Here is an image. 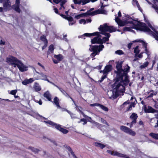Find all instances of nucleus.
I'll list each match as a JSON object with an SVG mask.
<instances>
[{
    "label": "nucleus",
    "mask_w": 158,
    "mask_h": 158,
    "mask_svg": "<svg viewBox=\"0 0 158 158\" xmlns=\"http://www.w3.org/2000/svg\"><path fill=\"white\" fill-rule=\"evenodd\" d=\"M116 70L114 71L115 77L114 79L115 82L112 85L113 93L116 98L118 97L121 93L125 90V87L122 84L124 81L128 83L130 81L129 76L128 73L130 71V67L127 64L122 68L123 61H116Z\"/></svg>",
    "instance_id": "obj_1"
},
{
    "label": "nucleus",
    "mask_w": 158,
    "mask_h": 158,
    "mask_svg": "<svg viewBox=\"0 0 158 158\" xmlns=\"http://www.w3.org/2000/svg\"><path fill=\"white\" fill-rule=\"evenodd\" d=\"M134 26H135L132 27L133 29L141 31L147 32L148 34L152 36L154 38L158 35V31H156L154 27H151V29L154 32L152 31L145 23L138 21L137 24H134Z\"/></svg>",
    "instance_id": "obj_2"
},
{
    "label": "nucleus",
    "mask_w": 158,
    "mask_h": 158,
    "mask_svg": "<svg viewBox=\"0 0 158 158\" xmlns=\"http://www.w3.org/2000/svg\"><path fill=\"white\" fill-rule=\"evenodd\" d=\"M44 122L52 126L64 134H66L69 132L68 130L61 127V125L60 124H57L51 121H45Z\"/></svg>",
    "instance_id": "obj_3"
},
{
    "label": "nucleus",
    "mask_w": 158,
    "mask_h": 158,
    "mask_svg": "<svg viewBox=\"0 0 158 158\" xmlns=\"http://www.w3.org/2000/svg\"><path fill=\"white\" fill-rule=\"evenodd\" d=\"M94 10V8H91L89 10H87L86 12L85 13L86 14L87 16L88 17L89 16H92L98 14H103L104 13L103 11H105L104 10H100L99 9H98L92 11Z\"/></svg>",
    "instance_id": "obj_4"
},
{
    "label": "nucleus",
    "mask_w": 158,
    "mask_h": 158,
    "mask_svg": "<svg viewBox=\"0 0 158 158\" xmlns=\"http://www.w3.org/2000/svg\"><path fill=\"white\" fill-rule=\"evenodd\" d=\"M6 60L8 63L10 64L11 65H13L14 67L17 66L18 64L20 61L16 57L12 56H10L9 57L7 58Z\"/></svg>",
    "instance_id": "obj_5"
},
{
    "label": "nucleus",
    "mask_w": 158,
    "mask_h": 158,
    "mask_svg": "<svg viewBox=\"0 0 158 158\" xmlns=\"http://www.w3.org/2000/svg\"><path fill=\"white\" fill-rule=\"evenodd\" d=\"M104 46L103 44L99 45H93L89 48L91 52H93V53H96V54H99L100 52L104 48Z\"/></svg>",
    "instance_id": "obj_6"
},
{
    "label": "nucleus",
    "mask_w": 158,
    "mask_h": 158,
    "mask_svg": "<svg viewBox=\"0 0 158 158\" xmlns=\"http://www.w3.org/2000/svg\"><path fill=\"white\" fill-rule=\"evenodd\" d=\"M2 4L3 9L5 11L11 10V3L10 0H6Z\"/></svg>",
    "instance_id": "obj_7"
},
{
    "label": "nucleus",
    "mask_w": 158,
    "mask_h": 158,
    "mask_svg": "<svg viewBox=\"0 0 158 158\" xmlns=\"http://www.w3.org/2000/svg\"><path fill=\"white\" fill-rule=\"evenodd\" d=\"M54 57L56 59L53 58L52 61L55 64H57L59 63L63 59V57L62 55L59 54L58 55H54Z\"/></svg>",
    "instance_id": "obj_8"
},
{
    "label": "nucleus",
    "mask_w": 158,
    "mask_h": 158,
    "mask_svg": "<svg viewBox=\"0 0 158 158\" xmlns=\"http://www.w3.org/2000/svg\"><path fill=\"white\" fill-rule=\"evenodd\" d=\"M101 37L96 36L93 39H91V42L92 44H102V40L101 38Z\"/></svg>",
    "instance_id": "obj_9"
},
{
    "label": "nucleus",
    "mask_w": 158,
    "mask_h": 158,
    "mask_svg": "<svg viewBox=\"0 0 158 158\" xmlns=\"http://www.w3.org/2000/svg\"><path fill=\"white\" fill-rule=\"evenodd\" d=\"M106 152L112 155L116 156L119 157H124L125 156V154L119 153L117 152H114L112 151L107 150Z\"/></svg>",
    "instance_id": "obj_10"
},
{
    "label": "nucleus",
    "mask_w": 158,
    "mask_h": 158,
    "mask_svg": "<svg viewBox=\"0 0 158 158\" xmlns=\"http://www.w3.org/2000/svg\"><path fill=\"white\" fill-rule=\"evenodd\" d=\"M17 67L21 72L26 71L27 70V67L25 66L21 60L19 62Z\"/></svg>",
    "instance_id": "obj_11"
},
{
    "label": "nucleus",
    "mask_w": 158,
    "mask_h": 158,
    "mask_svg": "<svg viewBox=\"0 0 158 158\" xmlns=\"http://www.w3.org/2000/svg\"><path fill=\"white\" fill-rule=\"evenodd\" d=\"M144 112L146 113H155L157 112V113H158V112L157 110H155L152 108L151 106H148V108L145 106L144 108Z\"/></svg>",
    "instance_id": "obj_12"
},
{
    "label": "nucleus",
    "mask_w": 158,
    "mask_h": 158,
    "mask_svg": "<svg viewBox=\"0 0 158 158\" xmlns=\"http://www.w3.org/2000/svg\"><path fill=\"white\" fill-rule=\"evenodd\" d=\"M90 1L91 0H73V2L75 4L80 5L81 4L82 5H84Z\"/></svg>",
    "instance_id": "obj_13"
},
{
    "label": "nucleus",
    "mask_w": 158,
    "mask_h": 158,
    "mask_svg": "<svg viewBox=\"0 0 158 158\" xmlns=\"http://www.w3.org/2000/svg\"><path fill=\"white\" fill-rule=\"evenodd\" d=\"M126 20L124 21V22H126V24H128V23H130L133 24V26L131 27V28L133 27L134 26V24H135L134 23L133 21H137L138 22V21L137 20H133V21H130V20L132 19V18L131 17H130V16H129L128 15H127L126 16Z\"/></svg>",
    "instance_id": "obj_14"
},
{
    "label": "nucleus",
    "mask_w": 158,
    "mask_h": 158,
    "mask_svg": "<svg viewBox=\"0 0 158 158\" xmlns=\"http://www.w3.org/2000/svg\"><path fill=\"white\" fill-rule=\"evenodd\" d=\"M108 25L106 23H105L103 25H101L98 29L101 31L100 33H103L104 32L107 31Z\"/></svg>",
    "instance_id": "obj_15"
},
{
    "label": "nucleus",
    "mask_w": 158,
    "mask_h": 158,
    "mask_svg": "<svg viewBox=\"0 0 158 158\" xmlns=\"http://www.w3.org/2000/svg\"><path fill=\"white\" fill-rule=\"evenodd\" d=\"M53 2L56 4H58L59 3H60V6L62 7L64 9H65L64 5L67 2L66 0H53Z\"/></svg>",
    "instance_id": "obj_16"
},
{
    "label": "nucleus",
    "mask_w": 158,
    "mask_h": 158,
    "mask_svg": "<svg viewBox=\"0 0 158 158\" xmlns=\"http://www.w3.org/2000/svg\"><path fill=\"white\" fill-rule=\"evenodd\" d=\"M115 21L119 26L123 27L126 25V22L122 21L118 17L115 18Z\"/></svg>",
    "instance_id": "obj_17"
},
{
    "label": "nucleus",
    "mask_w": 158,
    "mask_h": 158,
    "mask_svg": "<svg viewBox=\"0 0 158 158\" xmlns=\"http://www.w3.org/2000/svg\"><path fill=\"white\" fill-rule=\"evenodd\" d=\"M64 146L69 152L73 156V158H78L75 155L74 152L73 151L72 149L70 146H69L68 145L66 144L64 145Z\"/></svg>",
    "instance_id": "obj_18"
},
{
    "label": "nucleus",
    "mask_w": 158,
    "mask_h": 158,
    "mask_svg": "<svg viewBox=\"0 0 158 158\" xmlns=\"http://www.w3.org/2000/svg\"><path fill=\"white\" fill-rule=\"evenodd\" d=\"M116 31V29L113 26H107V31L110 33L115 32Z\"/></svg>",
    "instance_id": "obj_19"
},
{
    "label": "nucleus",
    "mask_w": 158,
    "mask_h": 158,
    "mask_svg": "<svg viewBox=\"0 0 158 158\" xmlns=\"http://www.w3.org/2000/svg\"><path fill=\"white\" fill-rule=\"evenodd\" d=\"M112 66L111 64H108L106 65L104 68V73H106V74H107V73L110 72L112 69Z\"/></svg>",
    "instance_id": "obj_20"
},
{
    "label": "nucleus",
    "mask_w": 158,
    "mask_h": 158,
    "mask_svg": "<svg viewBox=\"0 0 158 158\" xmlns=\"http://www.w3.org/2000/svg\"><path fill=\"white\" fill-rule=\"evenodd\" d=\"M44 96L50 102H52V101L51 95L48 91H47L45 92L44 94Z\"/></svg>",
    "instance_id": "obj_21"
},
{
    "label": "nucleus",
    "mask_w": 158,
    "mask_h": 158,
    "mask_svg": "<svg viewBox=\"0 0 158 158\" xmlns=\"http://www.w3.org/2000/svg\"><path fill=\"white\" fill-rule=\"evenodd\" d=\"M54 49L53 45L52 44H51L48 48V49L47 52L48 56L50 54L52 53L53 52Z\"/></svg>",
    "instance_id": "obj_22"
},
{
    "label": "nucleus",
    "mask_w": 158,
    "mask_h": 158,
    "mask_svg": "<svg viewBox=\"0 0 158 158\" xmlns=\"http://www.w3.org/2000/svg\"><path fill=\"white\" fill-rule=\"evenodd\" d=\"M94 144L96 147L102 149H103L106 147V145L98 142H94Z\"/></svg>",
    "instance_id": "obj_23"
},
{
    "label": "nucleus",
    "mask_w": 158,
    "mask_h": 158,
    "mask_svg": "<svg viewBox=\"0 0 158 158\" xmlns=\"http://www.w3.org/2000/svg\"><path fill=\"white\" fill-rule=\"evenodd\" d=\"M59 89L66 97L70 98L73 101H74L73 99L64 90L61 88Z\"/></svg>",
    "instance_id": "obj_24"
},
{
    "label": "nucleus",
    "mask_w": 158,
    "mask_h": 158,
    "mask_svg": "<svg viewBox=\"0 0 158 158\" xmlns=\"http://www.w3.org/2000/svg\"><path fill=\"white\" fill-rule=\"evenodd\" d=\"M53 102L56 105L57 107L60 108L61 107L59 103V99L57 97H55L53 99Z\"/></svg>",
    "instance_id": "obj_25"
},
{
    "label": "nucleus",
    "mask_w": 158,
    "mask_h": 158,
    "mask_svg": "<svg viewBox=\"0 0 158 158\" xmlns=\"http://www.w3.org/2000/svg\"><path fill=\"white\" fill-rule=\"evenodd\" d=\"M19 5H14L12 6L13 9L18 13H20L21 12V10L19 8Z\"/></svg>",
    "instance_id": "obj_26"
},
{
    "label": "nucleus",
    "mask_w": 158,
    "mask_h": 158,
    "mask_svg": "<svg viewBox=\"0 0 158 158\" xmlns=\"http://www.w3.org/2000/svg\"><path fill=\"white\" fill-rule=\"evenodd\" d=\"M120 129L123 131L127 133L130 128L126 126H120Z\"/></svg>",
    "instance_id": "obj_27"
},
{
    "label": "nucleus",
    "mask_w": 158,
    "mask_h": 158,
    "mask_svg": "<svg viewBox=\"0 0 158 158\" xmlns=\"http://www.w3.org/2000/svg\"><path fill=\"white\" fill-rule=\"evenodd\" d=\"M149 135L155 139H158V134L151 132L149 134Z\"/></svg>",
    "instance_id": "obj_28"
},
{
    "label": "nucleus",
    "mask_w": 158,
    "mask_h": 158,
    "mask_svg": "<svg viewBox=\"0 0 158 158\" xmlns=\"http://www.w3.org/2000/svg\"><path fill=\"white\" fill-rule=\"evenodd\" d=\"M28 149L31 150L33 152L35 153H38V152L40 151L39 149L35 148L34 147L31 146H29L28 148Z\"/></svg>",
    "instance_id": "obj_29"
},
{
    "label": "nucleus",
    "mask_w": 158,
    "mask_h": 158,
    "mask_svg": "<svg viewBox=\"0 0 158 158\" xmlns=\"http://www.w3.org/2000/svg\"><path fill=\"white\" fill-rule=\"evenodd\" d=\"M87 17L86 14L85 13L75 15L74 18L77 19H80L81 17Z\"/></svg>",
    "instance_id": "obj_30"
},
{
    "label": "nucleus",
    "mask_w": 158,
    "mask_h": 158,
    "mask_svg": "<svg viewBox=\"0 0 158 158\" xmlns=\"http://www.w3.org/2000/svg\"><path fill=\"white\" fill-rule=\"evenodd\" d=\"M34 88L36 91H40L41 89V88L40 86H39V84L37 83H35V85L34 86Z\"/></svg>",
    "instance_id": "obj_31"
},
{
    "label": "nucleus",
    "mask_w": 158,
    "mask_h": 158,
    "mask_svg": "<svg viewBox=\"0 0 158 158\" xmlns=\"http://www.w3.org/2000/svg\"><path fill=\"white\" fill-rule=\"evenodd\" d=\"M138 117L137 114L135 113H132L130 116V118L132 120H136Z\"/></svg>",
    "instance_id": "obj_32"
},
{
    "label": "nucleus",
    "mask_w": 158,
    "mask_h": 158,
    "mask_svg": "<svg viewBox=\"0 0 158 158\" xmlns=\"http://www.w3.org/2000/svg\"><path fill=\"white\" fill-rule=\"evenodd\" d=\"M42 77V79L44 81H47L48 82H50V81L47 78V76L43 73H41L40 74Z\"/></svg>",
    "instance_id": "obj_33"
},
{
    "label": "nucleus",
    "mask_w": 158,
    "mask_h": 158,
    "mask_svg": "<svg viewBox=\"0 0 158 158\" xmlns=\"http://www.w3.org/2000/svg\"><path fill=\"white\" fill-rule=\"evenodd\" d=\"M135 42H141L142 43V45L143 46V47H144L145 48H147V43H145L143 40H136L135 41Z\"/></svg>",
    "instance_id": "obj_34"
},
{
    "label": "nucleus",
    "mask_w": 158,
    "mask_h": 158,
    "mask_svg": "<svg viewBox=\"0 0 158 158\" xmlns=\"http://www.w3.org/2000/svg\"><path fill=\"white\" fill-rule=\"evenodd\" d=\"M40 40L43 41L44 43H48V41L46 39V36L45 35H43L40 37Z\"/></svg>",
    "instance_id": "obj_35"
},
{
    "label": "nucleus",
    "mask_w": 158,
    "mask_h": 158,
    "mask_svg": "<svg viewBox=\"0 0 158 158\" xmlns=\"http://www.w3.org/2000/svg\"><path fill=\"white\" fill-rule=\"evenodd\" d=\"M149 62L148 61H146L143 64L141 65L139 68L140 69H142L146 67L148 65Z\"/></svg>",
    "instance_id": "obj_36"
},
{
    "label": "nucleus",
    "mask_w": 158,
    "mask_h": 158,
    "mask_svg": "<svg viewBox=\"0 0 158 158\" xmlns=\"http://www.w3.org/2000/svg\"><path fill=\"white\" fill-rule=\"evenodd\" d=\"M100 32L96 31L93 33H91V36H98V37H101L102 36L100 34Z\"/></svg>",
    "instance_id": "obj_37"
},
{
    "label": "nucleus",
    "mask_w": 158,
    "mask_h": 158,
    "mask_svg": "<svg viewBox=\"0 0 158 158\" xmlns=\"http://www.w3.org/2000/svg\"><path fill=\"white\" fill-rule=\"evenodd\" d=\"M100 107L103 110L108 111L109 110V109L107 107H106L102 105L101 104L100 106Z\"/></svg>",
    "instance_id": "obj_38"
},
{
    "label": "nucleus",
    "mask_w": 158,
    "mask_h": 158,
    "mask_svg": "<svg viewBox=\"0 0 158 158\" xmlns=\"http://www.w3.org/2000/svg\"><path fill=\"white\" fill-rule=\"evenodd\" d=\"M127 133L133 136H135L136 134L135 132L134 131H133L131 129H130Z\"/></svg>",
    "instance_id": "obj_39"
},
{
    "label": "nucleus",
    "mask_w": 158,
    "mask_h": 158,
    "mask_svg": "<svg viewBox=\"0 0 158 158\" xmlns=\"http://www.w3.org/2000/svg\"><path fill=\"white\" fill-rule=\"evenodd\" d=\"M139 46H137L135 48L134 50V52L136 54H138L139 52V50L138 49Z\"/></svg>",
    "instance_id": "obj_40"
},
{
    "label": "nucleus",
    "mask_w": 158,
    "mask_h": 158,
    "mask_svg": "<svg viewBox=\"0 0 158 158\" xmlns=\"http://www.w3.org/2000/svg\"><path fill=\"white\" fill-rule=\"evenodd\" d=\"M81 122H84V123H83V125H85L87 123V120L84 118H82L80 119V121H79L78 122V123H80Z\"/></svg>",
    "instance_id": "obj_41"
},
{
    "label": "nucleus",
    "mask_w": 158,
    "mask_h": 158,
    "mask_svg": "<svg viewBox=\"0 0 158 158\" xmlns=\"http://www.w3.org/2000/svg\"><path fill=\"white\" fill-rule=\"evenodd\" d=\"M131 28H132L131 27H125L123 28V31H131Z\"/></svg>",
    "instance_id": "obj_42"
},
{
    "label": "nucleus",
    "mask_w": 158,
    "mask_h": 158,
    "mask_svg": "<svg viewBox=\"0 0 158 158\" xmlns=\"http://www.w3.org/2000/svg\"><path fill=\"white\" fill-rule=\"evenodd\" d=\"M115 53L116 54L119 55H121L124 54V52L122 50H120L116 51Z\"/></svg>",
    "instance_id": "obj_43"
},
{
    "label": "nucleus",
    "mask_w": 158,
    "mask_h": 158,
    "mask_svg": "<svg viewBox=\"0 0 158 158\" xmlns=\"http://www.w3.org/2000/svg\"><path fill=\"white\" fill-rule=\"evenodd\" d=\"M17 92V89H14L11 90L9 94H10L15 95L16 94Z\"/></svg>",
    "instance_id": "obj_44"
},
{
    "label": "nucleus",
    "mask_w": 158,
    "mask_h": 158,
    "mask_svg": "<svg viewBox=\"0 0 158 158\" xmlns=\"http://www.w3.org/2000/svg\"><path fill=\"white\" fill-rule=\"evenodd\" d=\"M107 74H103L101 78V80L100 81V82H102L103 80L105 79L106 77Z\"/></svg>",
    "instance_id": "obj_45"
},
{
    "label": "nucleus",
    "mask_w": 158,
    "mask_h": 158,
    "mask_svg": "<svg viewBox=\"0 0 158 158\" xmlns=\"http://www.w3.org/2000/svg\"><path fill=\"white\" fill-rule=\"evenodd\" d=\"M109 38H108L107 37H104L102 38V40L103 44V43H105L106 42L109 41Z\"/></svg>",
    "instance_id": "obj_46"
},
{
    "label": "nucleus",
    "mask_w": 158,
    "mask_h": 158,
    "mask_svg": "<svg viewBox=\"0 0 158 158\" xmlns=\"http://www.w3.org/2000/svg\"><path fill=\"white\" fill-rule=\"evenodd\" d=\"M101 34L106 36V37L108 38H109L110 36V35L109 33H106V32H104L103 33H101Z\"/></svg>",
    "instance_id": "obj_47"
},
{
    "label": "nucleus",
    "mask_w": 158,
    "mask_h": 158,
    "mask_svg": "<svg viewBox=\"0 0 158 158\" xmlns=\"http://www.w3.org/2000/svg\"><path fill=\"white\" fill-rule=\"evenodd\" d=\"M79 23L81 24L83 23V24H85L86 23V21L84 19H81L79 20Z\"/></svg>",
    "instance_id": "obj_48"
},
{
    "label": "nucleus",
    "mask_w": 158,
    "mask_h": 158,
    "mask_svg": "<svg viewBox=\"0 0 158 158\" xmlns=\"http://www.w3.org/2000/svg\"><path fill=\"white\" fill-rule=\"evenodd\" d=\"M22 84L23 85H26L29 83L27 79H26L22 82Z\"/></svg>",
    "instance_id": "obj_49"
},
{
    "label": "nucleus",
    "mask_w": 158,
    "mask_h": 158,
    "mask_svg": "<svg viewBox=\"0 0 158 158\" xmlns=\"http://www.w3.org/2000/svg\"><path fill=\"white\" fill-rule=\"evenodd\" d=\"M101 104L98 103H94L90 105L91 106H99L100 107Z\"/></svg>",
    "instance_id": "obj_50"
},
{
    "label": "nucleus",
    "mask_w": 158,
    "mask_h": 158,
    "mask_svg": "<svg viewBox=\"0 0 158 158\" xmlns=\"http://www.w3.org/2000/svg\"><path fill=\"white\" fill-rule=\"evenodd\" d=\"M136 122V120H133L131 122L130 124V127H131L133 124H135Z\"/></svg>",
    "instance_id": "obj_51"
},
{
    "label": "nucleus",
    "mask_w": 158,
    "mask_h": 158,
    "mask_svg": "<svg viewBox=\"0 0 158 158\" xmlns=\"http://www.w3.org/2000/svg\"><path fill=\"white\" fill-rule=\"evenodd\" d=\"M133 4H136V6H137L138 8L140 7V6L139 5L137 0H136L135 1V2H134L133 3Z\"/></svg>",
    "instance_id": "obj_52"
},
{
    "label": "nucleus",
    "mask_w": 158,
    "mask_h": 158,
    "mask_svg": "<svg viewBox=\"0 0 158 158\" xmlns=\"http://www.w3.org/2000/svg\"><path fill=\"white\" fill-rule=\"evenodd\" d=\"M153 7L155 9L156 12L158 13V6L157 5H153Z\"/></svg>",
    "instance_id": "obj_53"
},
{
    "label": "nucleus",
    "mask_w": 158,
    "mask_h": 158,
    "mask_svg": "<svg viewBox=\"0 0 158 158\" xmlns=\"http://www.w3.org/2000/svg\"><path fill=\"white\" fill-rule=\"evenodd\" d=\"M53 7L54 8V11L56 13L59 15L60 13L59 12L58 9L57 8H55V6H53Z\"/></svg>",
    "instance_id": "obj_54"
},
{
    "label": "nucleus",
    "mask_w": 158,
    "mask_h": 158,
    "mask_svg": "<svg viewBox=\"0 0 158 158\" xmlns=\"http://www.w3.org/2000/svg\"><path fill=\"white\" fill-rule=\"evenodd\" d=\"M84 35H85V36L87 37H90L91 36V33H85L84 34Z\"/></svg>",
    "instance_id": "obj_55"
},
{
    "label": "nucleus",
    "mask_w": 158,
    "mask_h": 158,
    "mask_svg": "<svg viewBox=\"0 0 158 158\" xmlns=\"http://www.w3.org/2000/svg\"><path fill=\"white\" fill-rule=\"evenodd\" d=\"M68 21H69V22H70L75 21V20H73V18L71 16H69Z\"/></svg>",
    "instance_id": "obj_56"
},
{
    "label": "nucleus",
    "mask_w": 158,
    "mask_h": 158,
    "mask_svg": "<svg viewBox=\"0 0 158 158\" xmlns=\"http://www.w3.org/2000/svg\"><path fill=\"white\" fill-rule=\"evenodd\" d=\"M35 102L38 103L40 105H41L42 104V102L41 99H40L39 101H38L37 100H35Z\"/></svg>",
    "instance_id": "obj_57"
},
{
    "label": "nucleus",
    "mask_w": 158,
    "mask_h": 158,
    "mask_svg": "<svg viewBox=\"0 0 158 158\" xmlns=\"http://www.w3.org/2000/svg\"><path fill=\"white\" fill-rule=\"evenodd\" d=\"M157 93L156 92L154 94L153 93H151L148 96V98H151L153 97L154 95H156Z\"/></svg>",
    "instance_id": "obj_58"
},
{
    "label": "nucleus",
    "mask_w": 158,
    "mask_h": 158,
    "mask_svg": "<svg viewBox=\"0 0 158 158\" xmlns=\"http://www.w3.org/2000/svg\"><path fill=\"white\" fill-rule=\"evenodd\" d=\"M48 44V43H44V45L42 47V49L43 50L47 46Z\"/></svg>",
    "instance_id": "obj_59"
},
{
    "label": "nucleus",
    "mask_w": 158,
    "mask_h": 158,
    "mask_svg": "<svg viewBox=\"0 0 158 158\" xmlns=\"http://www.w3.org/2000/svg\"><path fill=\"white\" fill-rule=\"evenodd\" d=\"M132 44V43L131 42L130 43L128 44L127 48L129 49H131Z\"/></svg>",
    "instance_id": "obj_60"
},
{
    "label": "nucleus",
    "mask_w": 158,
    "mask_h": 158,
    "mask_svg": "<svg viewBox=\"0 0 158 158\" xmlns=\"http://www.w3.org/2000/svg\"><path fill=\"white\" fill-rule=\"evenodd\" d=\"M132 105L131 104L130 105L129 107H128L127 110V111H129L132 109Z\"/></svg>",
    "instance_id": "obj_61"
},
{
    "label": "nucleus",
    "mask_w": 158,
    "mask_h": 158,
    "mask_svg": "<svg viewBox=\"0 0 158 158\" xmlns=\"http://www.w3.org/2000/svg\"><path fill=\"white\" fill-rule=\"evenodd\" d=\"M20 0H15V5H20Z\"/></svg>",
    "instance_id": "obj_62"
},
{
    "label": "nucleus",
    "mask_w": 158,
    "mask_h": 158,
    "mask_svg": "<svg viewBox=\"0 0 158 158\" xmlns=\"http://www.w3.org/2000/svg\"><path fill=\"white\" fill-rule=\"evenodd\" d=\"M49 82L50 83H51V84H52L53 85H54L55 86H56V87H57L59 89L60 88V87H59L57 85H56L54 83L51 82L50 81V82Z\"/></svg>",
    "instance_id": "obj_63"
},
{
    "label": "nucleus",
    "mask_w": 158,
    "mask_h": 158,
    "mask_svg": "<svg viewBox=\"0 0 158 158\" xmlns=\"http://www.w3.org/2000/svg\"><path fill=\"white\" fill-rule=\"evenodd\" d=\"M101 121L103 123H105V124L107 123L106 121L103 118H101Z\"/></svg>",
    "instance_id": "obj_64"
}]
</instances>
